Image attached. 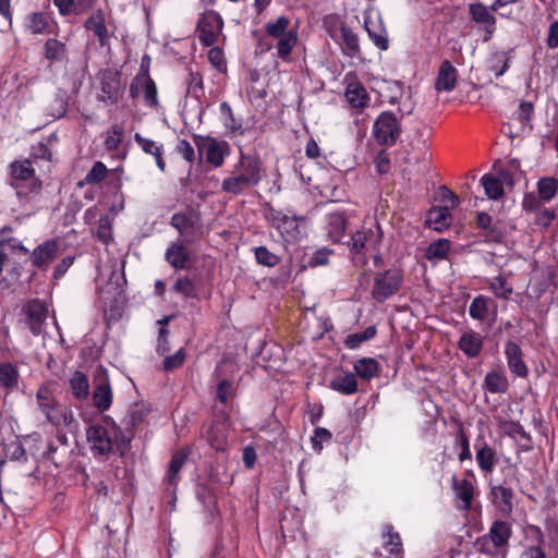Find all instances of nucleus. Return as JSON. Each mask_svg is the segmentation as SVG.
Masks as SVG:
<instances>
[{"mask_svg":"<svg viewBox=\"0 0 558 558\" xmlns=\"http://www.w3.org/2000/svg\"><path fill=\"white\" fill-rule=\"evenodd\" d=\"M505 356L512 374L520 378L527 377L529 367L523 360V351L518 342L512 340L506 342Z\"/></svg>","mask_w":558,"mask_h":558,"instance_id":"5701e85b","label":"nucleus"},{"mask_svg":"<svg viewBox=\"0 0 558 558\" xmlns=\"http://www.w3.org/2000/svg\"><path fill=\"white\" fill-rule=\"evenodd\" d=\"M90 451L95 458L108 460L110 454L126 457L131 450L133 433L124 432L109 415L86 429Z\"/></svg>","mask_w":558,"mask_h":558,"instance_id":"f257e3e1","label":"nucleus"},{"mask_svg":"<svg viewBox=\"0 0 558 558\" xmlns=\"http://www.w3.org/2000/svg\"><path fill=\"white\" fill-rule=\"evenodd\" d=\"M51 142H38L36 145L32 146V150L29 154V158L32 163H39L40 161L50 163L53 161V151L49 146Z\"/></svg>","mask_w":558,"mask_h":558,"instance_id":"3c124183","label":"nucleus"},{"mask_svg":"<svg viewBox=\"0 0 558 558\" xmlns=\"http://www.w3.org/2000/svg\"><path fill=\"white\" fill-rule=\"evenodd\" d=\"M112 390L108 377H104L93 391V403L100 411H107L112 404Z\"/></svg>","mask_w":558,"mask_h":558,"instance_id":"72a5a7b5","label":"nucleus"},{"mask_svg":"<svg viewBox=\"0 0 558 558\" xmlns=\"http://www.w3.org/2000/svg\"><path fill=\"white\" fill-rule=\"evenodd\" d=\"M66 53V47L56 38L47 39L45 44V57L50 61H61Z\"/></svg>","mask_w":558,"mask_h":558,"instance_id":"4d7b16f0","label":"nucleus"},{"mask_svg":"<svg viewBox=\"0 0 558 558\" xmlns=\"http://www.w3.org/2000/svg\"><path fill=\"white\" fill-rule=\"evenodd\" d=\"M451 223V214L449 207L439 206L432 207L426 215L425 225L429 228L441 231L447 229Z\"/></svg>","mask_w":558,"mask_h":558,"instance_id":"2f4dec72","label":"nucleus"},{"mask_svg":"<svg viewBox=\"0 0 558 558\" xmlns=\"http://www.w3.org/2000/svg\"><path fill=\"white\" fill-rule=\"evenodd\" d=\"M70 389L76 399H87L89 396V383L87 376L81 371H75L73 376L70 378Z\"/></svg>","mask_w":558,"mask_h":558,"instance_id":"37998d69","label":"nucleus"},{"mask_svg":"<svg viewBox=\"0 0 558 558\" xmlns=\"http://www.w3.org/2000/svg\"><path fill=\"white\" fill-rule=\"evenodd\" d=\"M344 97L350 107L356 109L359 112L365 109L371 100L366 88L359 81L350 82L347 84Z\"/></svg>","mask_w":558,"mask_h":558,"instance_id":"bb28decb","label":"nucleus"},{"mask_svg":"<svg viewBox=\"0 0 558 558\" xmlns=\"http://www.w3.org/2000/svg\"><path fill=\"white\" fill-rule=\"evenodd\" d=\"M534 113V105L531 101L520 102L518 110L510 117L509 121L501 128V132L510 140L524 138L531 134V118Z\"/></svg>","mask_w":558,"mask_h":558,"instance_id":"39448f33","label":"nucleus"},{"mask_svg":"<svg viewBox=\"0 0 558 558\" xmlns=\"http://www.w3.org/2000/svg\"><path fill=\"white\" fill-rule=\"evenodd\" d=\"M489 289L498 299L508 300L513 293L512 286L502 276H497L489 282Z\"/></svg>","mask_w":558,"mask_h":558,"instance_id":"6e6d98bb","label":"nucleus"},{"mask_svg":"<svg viewBox=\"0 0 558 558\" xmlns=\"http://www.w3.org/2000/svg\"><path fill=\"white\" fill-rule=\"evenodd\" d=\"M486 243H502L507 235V227L505 221L497 219L487 229L480 232Z\"/></svg>","mask_w":558,"mask_h":558,"instance_id":"79ce46f5","label":"nucleus"},{"mask_svg":"<svg viewBox=\"0 0 558 558\" xmlns=\"http://www.w3.org/2000/svg\"><path fill=\"white\" fill-rule=\"evenodd\" d=\"M253 186L254 185L247 179L233 170L230 177L223 179L221 190L232 195H240Z\"/></svg>","mask_w":558,"mask_h":558,"instance_id":"4c0bfd02","label":"nucleus"},{"mask_svg":"<svg viewBox=\"0 0 558 558\" xmlns=\"http://www.w3.org/2000/svg\"><path fill=\"white\" fill-rule=\"evenodd\" d=\"M86 31L92 32L97 38L99 45L105 47L109 40L108 28L106 26L105 12L101 9L96 10L84 23Z\"/></svg>","mask_w":558,"mask_h":558,"instance_id":"cd10ccee","label":"nucleus"},{"mask_svg":"<svg viewBox=\"0 0 558 558\" xmlns=\"http://www.w3.org/2000/svg\"><path fill=\"white\" fill-rule=\"evenodd\" d=\"M129 94L133 101L142 98L147 108L157 109L159 106L157 85L150 75L136 74L131 81Z\"/></svg>","mask_w":558,"mask_h":558,"instance_id":"9b49d317","label":"nucleus"},{"mask_svg":"<svg viewBox=\"0 0 558 558\" xmlns=\"http://www.w3.org/2000/svg\"><path fill=\"white\" fill-rule=\"evenodd\" d=\"M234 396V386L231 379H222L217 385L216 398L220 403L226 404Z\"/></svg>","mask_w":558,"mask_h":558,"instance_id":"774afa93","label":"nucleus"},{"mask_svg":"<svg viewBox=\"0 0 558 558\" xmlns=\"http://www.w3.org/2000/svg\"><path fill=\"white\" fill-rule=\"evenodd\" d=\"M185 357V349L180 348L174 354L165 357L162 367L166 372H172L183 365Z\"/></svg>","mask_w":558,"mask_h":558,"instance_id":"338daca9","label":"nucleus"},{"mask_svg":"<svg viewBox=\"0 0 558 558\" xmlns=\"http://www.w3.org/2000/svg\"><path fill=\"white\" fill-rule=\"evenodd\" d=\"M400 132L399 120L392 111H383L373 125L375 140H397Z\"/></svg>","mask_w":558,"mask_h":558,"instance_id":"dca6fc26","label":"nucleus"},{"mask_svg":"<svg viewBox=\"0 0 558 558\" xmlns=\"http://www.w3.org/2000/svg\"><path fill=\"white\" fill-rule=\"evenodd\" d=\"M333 254V250L328 247H322L316 250L311 256L307 258V266L311 268H315L318 266H326L329 263V257Z\"/></svg>","mask_w":558,"mask_h":558,"instance_id":"680f3d73","label":"nucleus"},{"mask_svg":"<svg viewBox=\"0 0 558 558\" xmlns=\"http://www.w3.org/2000/svg\"><path fill=\"white\" fill-rule=\"evenodd\" d=\"M330 388L341 395L350 396L359 390L357 379L353 373L347 372L330 381Z\"/></svg>","mask_w":558,"mask_h":558,"instance_id":"e433bc0d","label":"nucleus"},{"mask_svg":"<svg viewBox=\"0 0 558 558\" xmlns=\"http://www.w3.org/2000/svg\"><path fill=\"white\" fill-rule=\"evenodd\" d=\"M512 536V525L504 520H495L487 534L477 538L475 546L481 553H489V543L497 549L509 546V539Z\"/></svg>","mask_w":558,"mask_h":558,"instance_id":"f8f14e48","label":"nucleus"},{"mask_svg":"<svg viewBox=\"0 0 558 558\" xmlns=\"http://www.w3.org/2000/svg\"><path fill=\"white\" fill-rule=\"evenodd\" d=\"M233 170L247 179L253 185H257L262 179V162L258 157L245 155L240 148V160L234 165Z\"/></svg>","mask_w":558,"mask_h":558,"instance_id":"4be33fe9","label":"nucleus"},{"mask_svg":"<svg viewBox=\"0 0 558 558\" xmlns=\"http://www.w3.org/2000/svg\"><path fill=\"white\" fill-rule=\"evenodd\" d=\"M276 45H272L268 41L267 38H264L259 41V46L262 50H270L276 48V56L283 62H290L291 52L293 51L299 40L298 29H290V33L282 37L276 38Z\"/></svg>","mask_w":558,"mask_h":558,"instance_id":"a211bd4d","label":"nucleus"},{"mask_svg":"<svg viewBox=\"0 0 558 558\" xmlns=\"http://www.w3.org/2000/svg\"><path fill=\"white\" fill-rule=\"evenodd\" d=\"M354 375L369 380L378 376L379 363L374 357H362L354 363Z\"/></svg>","mask_w":558,"mask_h":558,"instance_id":"a19ab883","label":"nucleus"},{"mask_svg":"<svg viewBox=\"0 0 558 558\" xmlns=\"http://www.w3.org/2000/svg\"><path fill=\"white\" fill-rule=\"evenodd\" d=\"M483 388L493 395H504L509 389V381L504 372L493 369L486 373Z\"/></svg>","mask_w":558,"mask_h":558,"instance_id":"473e14b6","label":"nucleus"},{"mask_svg":"<svg viewBox=\"0 0 558 558\" xmlns=\"http://www.w3.org/2000/svg\"><path fill=\"white\" fill-rule=\"evenodd\" d=\"M451 242L447 239H438L429 243L425 251V258L427 260H442L447 259L450 251Z\"/></svg>","mask_w":558,"mask_h":558,"instance_id":"c03bdc74","label":"nucleus"},{"mask_svg":"<svg viewBox=\"0 0 558 558\" xmlns=\"http://www.w3.org/2000/svg\"><path fill=\"white\" fill-rule=\"evenodd\" d=\"M5 457L12 461L26 462V450L19 440L11 441L4 447Z\"/></svg>","mask_w":558,"mask_h":558,"instance_id":"e2e57ef3","label":"nucleus"},{"mask_svg":"<svg viewBox=\"0 0 558 558\" xmlns=\"http://www.w3.org/2000/svg\"><path fill=\"white\" fill-rule=\"evenodd\" d=\"M483 337L473 330L464 332L458 342L459 349L469 357L474 359L480 355L483 350Z\"/></svg>","mask_w":558,"mask_h":558,"instance_id":"7c9ffc66","label":"nucleus"},{"mask_svg":"<svg viewBox=\"0 0 558 558\" xmlns=\"http://www.w3.org/2000/svg\"><path fill=\"white\" fill-rule=\"evenodd\" d=\"M507 180L511 181V175L508 171H500L499 177L485 173L481 178V184L484 187L485 195L494 201L500 199L505 194L504 184Z\"/></svg>","mask_w":558,"mask_h":558,"instance_id":"393cba45","label":"nucleus"},{"mask_svg":"<svg viewBox=\"0 0 558 558\" xmlns=\"http://www.w3.org/2000/svg\"><path fill=\"white\" fill-rule=\"evenodd\" d=\"M383 537H387L384 547L389 551V554L398 555L403 551L400 534L393 531V526L391 524L385 525Z\"/></svg>","mask_w":558,"mask_h":558,"instance_id":"de8ad7c7","label":"nucleus"},{"mask_svg":"<svg viewBox=\"0 0 558 558\" xmlns=\"http://www.w3.org/2000/svg\"><path fill=\"white\" fill-rule=\"evenodd\" d=\"M384 231L380 223L375 220L369 227L363 226L360 230L355 231L351 238L348 246L350 252L355 254L359 260L367 264L365 251H378L383 241Z\"/></svg>","mask_w":558,"mask_h":558,"instance_id":"7ed1b4c3","label":"nucleus"},{"mask_svg":"<svg viewBox=\"0 0 558 558\" xmlns=\"http://www.w3.org/2000/svg\"><path fill=\"white\" fill-rule=\"evenodd\" d=\"M220 113L227 130H229L230 132H236L241 130V124L238 123L236 119L234 118L233 111L228 102H221Z\"/></svg>","mask_w":558,"mask_h":558,"instance_id":"0e129e2a","label":"nucleus"},{"mask_svg":"<svg viewBox=\"0 0 558 558\" xmlns=\"http://www.w3.org/2000/svg\"><path fill=\"white\" fill-rule=\"evenodd\" d=\"M60 251V241L58 239H48L38 244L29 255V260L38 270L46 271L51 263L58 257Z\"/></svg>","mask_w":558,"mask_h":558,"instance_id":"4468645a","label":"nucleus"},{"mask_svg":"<svg viewBox=\"0 0 558 558\" xmlns=\"http://www.w3.org/2000/svg\"><path fill=\"white\" fill-rule=\"evenodd\" d=\"M25 313V323L34 336H39L43 331V326L48 316V308L46 304L38 300H29L23 308Z\"/></svg>","mask_w":558,"mask_h":558,"instance_id":"f3484780","label":"nucleus"},{"mask_svg":"<svg viewBox=\"0 0 558 558\" xmlns=\"http://www.w3.org/2000/svg\"><path fill=\"white\" fill-rule=\"evenodd\" d=\"M20 372L11 362L0 363V386L8 392L19 387Z\"/></svg>","mask_w":558,"mask_h":558,"instance_id":"c9c22d12","label":"nucleus"},{"mask_svg":"<svg viewBox=\"0 0 558 558\" xmlns=\"http://www.w3.org/2000/svg\"><path fill=\"white\" fill-rule=\"evenodd\" d=\"M498 428L513 439L523 451L532 449V437L518 421L498 418Z\"/></svg>","mask_w":558,"mask_h":558,"instance_id":"6ab92c4d","label":"nucleus"},{"mask_svg":"<svg viewBox=\"0 0 558 558\" xmlns=\"http://www.w3.org/2000/svg\"><path fill=\"white\" fill-rule=\"evenodd\" d=\"M252 251L254 253L255 260L258 265H262L265 267H275L281 260L280 256L270 252L264 245L253 247Z\"/></svg>","mask_w":558,"mask_h":558,"instance_id":"864d4df0","label":"nucleus"},{"mask_svg":"<svg viewBox=\"0 0 558 558\" xmlns=\"http://www.w3.org/2000/svg\"><path fill=\"white\" fill-rule=\"evenodd\" d=\"M107 173L108 169L106 165L101 161H96L93 165L92 169L86 173L84 180L80 182L77 185L82 187L84 184H98L106 179Z\"/></svg>","mask_w":558,"mask_h":558,"instance_id":"5fc2aeb1","label":"nucleus"},{"mask_svg":"<svg viewBox=\"0 0 558 558\" xmlns=\"http://www.w3.org/2000/svg\"><path fill=\"white\" fill-rule=\"evenodd\" d=\"M332 439V434L325 427H316L314 435L311 437L312 448L315 452H322L325 442H329Z\"/></svg>","mask_w":558,"mask_h":558,"instance_id":"052dcab7","label":"nucleus"},{"mask_svg":"<svg viewBox=\"0 0 558 558\" xmlns=\"http://www.w3.org/2000/svg\"><path fill=\"white\" fill-rule=\"evenodd\" d=\"M170 225L179 231L182 242L193 244L203 235L201 214L192 208L173 214Z\"/></svg>","mask_w":558,"mask_h":558,"instance_id":"6e6552de","label":"nucleus"},{"mask_svg":"<svg viewBox=\"0 0 558 558\" xmlns=\"http://www.w3.org/2000/svg\"><path fill=\"white\" fill-rule=\"evenodd\" d=\"M189 453V450L181 448L173 452V454L171 456L168 465V471L163 481L170 486H172L174 489L177 488L178 484L181 481L180 472L185 462L187 461Z\"/></svg>","mask_w":558,"mask_h":558,"instance_id":"c85d7f7f","label":"nucleus"},{"mask_svg":"<svg viewBox=\"0 0 558 558\" xmlns=\"http://www.w3.org/2000/svg\"><path fill=\"white\" fill-rule=\"evenodd\" d=\"M536 186L539 198L544 202H550L558 192V179L543 177L537 181Z\"/></svg>","mask_w":558,"mask_h":558,"instance_id":"49530a36","label":"nucleus"},{"mask_svg":"<svg viewBox=\"0 0 558 558\" xmlns=\"http://www.w3.org/2000/svg\"><path fill=\"white\" fill-rule=\"evenodd\" d=\"M229 420L230 416L225 410L218 411L214 415L213 423L202 429V437L217 451L225 450L227 446V424Z\"/></svg>","mask_w":558,"mask_h":558,"instance_id":"ddd939ff","label":"nucleus"},{"mask_svg":"<svg viewBox=\"0 0 558 558\" xmlns=\"http://www.w3.org/2000/svg\"><path fill=\"white\" fill-rule=\"evenodd\" d=\"M228 154V142H210L206 148V161L215 167H220Z\"/></svg>","mask_w":558,"mask_h":558,"instance_id":"a18cd8bd","label":"nucleus"},{"mask_svg":"<svg viewBox=\"0 0 558 558\" xmlns=\"http://www.w3.org/2000/svg\"><path fill=\"white\" fill-rule=\"evenodd\" d=\"M267 222L275 228L282 239L288 243L296 242L300 238V217L295 215H288L281 210L275 209L269 206L265 213Z\"/></svg>","mask_w":558,"mask_h":558,"instance_id":"1a4fd4ad","label":"nucleus"},{"mask_svg":"<svg viewBox=\"0 0 558 558\" xmlns=\"http://www.w3.org/2000/svg\"><path fill=\"white\" fill-rule=\"evenodd\" d=\"M451 482L457 500V509L469 512L472 509V502L475 496L474 484L468 478L459 480L457 475H452Z\"/></svg>","mask_w":558,"mask_h":558,"instance_id":"aec40b11","label":"nucleus"},{"mask_svg":"<svg viewBox=\"0 0 558 558\" xmlns=\"http://www.w3.org/2000/svg\"><path fill=\"white\" fill-rule=\"evenodd\" d=\"M48 24V16L43 12H33L27 16L26 27L32 34H43Z\"/></svg>","mask_w":558,"mask_h":558,"instance_id":"13d9d810","label":"nucleus"},{"mask_svg":"<svg viewBox=\"0 0 558 558\" xmlns=\"http://www.w3.org/2000/svg\"><path fill=\"white\" fill-rule=\"evenodd\" d=\"M172 291L186 299H196L198 295L197 287L189 276L179 277L172 286Z\"/></svg>","mask_w":558,"mask_h":558,"instance_id":"603ef678","label":"nucleus"},{"mask_svg":"<svg viewBox=\"0 0 558 558\" xmlns=\"http://www.w3.org/2000/svg\"><path fill=\"white\" fill-rule=\"evenodd\" d=\"M31 159L15 160L10 163V185L21 195L23 189L37 194L41 191L43 182L36 177Z\"/></svg>","mask_w":558,"mask_h":558,"instance_id":"20e7f679","label":"nucleus"},{"mask_svg":"<svg viewBox=\"0 0 558 558\" xmlns=\"http://www.w3.org/2000/svg\"><path fill=\"white\" fill-rule=\"evenodd\" d=\"M58 384L56 380H46L36 390L35 403L38 412L45 417V422L56 429H71L76 425L73 411L58 399Z\"/></svg>","mask_w":558,"mask_h":558,"instance_id":"f03ea898","label":"nucleus"},{"mask_svg":"<svg viewBox=\"0 0 558 558\" xmlns=\"http://www.w3.org/2000/svg\"><path fill=\"white\" fill-rule=\"evenodd\" d=\"M186 93L190 97L199 99L204 96L203 77L198 73H190Z\"/></svg>","mask_w":558,"mask_h":558,"instance_id":"69168bd1","label":"nucleus"},{"mask_svg":"<svg viewBox=\"0 0 558 558\" xmlns=\"http://www.w3.org/2000/svg\"><path fill=\"white\" fill-rule=\"evenodd\" d=\"M225 22L222 16L215 10L205 11L196 26L197 37L202 46L211 47L218 41Z\"/></svg>","mask_w":558,"mask_h":558,"instance_id":"9d476101","label":"nucleus"},{"mask_svg":"<svg viewBox=\"0 0 558 558\" xmlns=\"http://www.w3.org/2000/svg\"><path fill=\"white\" fill-rule=\"evenodd\" d=\"M340 34L344 45L343 52L350 57L357 56L361 52L357 34L343 22L340 25Z\"/></svg>","mask_w":558,"mask_h":558,"instance_id":"ea45409f","label":"nucleus"},{"mask_svg":"<svg viewBox=\"0 0 558 558\" xmlns=\"http://www.w3.org/2000/svg\"><path fill=\"white\" fill-rule=\"evenodd\" d=\"M289 26L290 20L287 16L281 15L276 21L268 22L265 25L266 36L272 39L282 37L286 34L290 33L291 28H289Z\"/></svg>","mask_w":558,"mask_h":558,"instance_id":"8fccbe9b","label":"nucleus"},{"mask_svg":"<svg viewBox=\"0 0 558 558\" xmlns=\"http://www.w3.org/2000/svg\"><path fill=\"white\" fill-rule=\"evenodd\" d=\"M122 73L114 68H106L99 70L97 80L99 81L100 93L97 100L106 106L116 105L123 94V85L121 83Z\"/></svg>","mask_w":558,"mask_h":558,"instance_id":"0eeeda50","label":"nucleus"},{"mask_svg":"<svg viewBox=\"0 0 558 558\" xmlns=\"http://www.w3.org/2000/svg\"><path fill=\"white\" fill-rule=\"evenodd\" d=\"M377 333L375 326H368L361 332H354L347 336L344 345L350 350L357 349L363 342L373 339Z\"/></svg>","mask_w":558,"mask_h":558,"instance_id":"09e8293b","label":"nucleus"},{"mask_svg":"<svg viewBox=\"0 0 558 558\" xmlns=\"http://www.w3.org/2000/svg\"><path fill=\"white\" fill-rule=\"evenodd\" d=\"M403 283V271L398 267L389 268L376 274L372 296L377 303H383L401 289Z\"/></svg>","mask_w":558,"mask_h":558,"instance_id":"423d86ee","label":"nucleus"},{"mask_svg":"<svg viewBox=\"0 0 558 558\" xmlns=\"http://www.w3.org/2000/svg\"><path fill=\"white\" fill-rule=\"evenodd\" d=\"M348 227V216L344 211H333L327 216V236L333 243H338L343 238Z\"/></svg>","mask_w":558,"mask_h":558,"instance_id":"c756f323","label":"nucleus"},{"mask_svg":"<svg viewBox=\"0 0 558 558\" xmlns=\"http://www.w3.org/2000/svg\"><path fill=\"white\" fill-rule=\"evenodd\" d=\"M490 496L494 506L501 514L509 517L512 513L514 507L512 488L505 485H492Z\"/></svg>","mask_w":558,"mask_h":558,"instance_id":"b1692460","label":"nucleus"},{"mask_svg":"<svg viewBox=\"0 0 558 558\" xmlns=\"http://www.w3.org/2000/svg\"><path fill=\"white\" fill-rule=\"evenodd\" d=\"M190 243L177 241L171 243L165 253V259L177 270H187L192 267V256L187 247Z\"/></svg>","mask_w":558,"mask_h":558,"instance_id":"412c9836","label":"nucleus"},{"mask_svg":"<svg viewBox=\"0 0 558 558\" xmlns=\"http://www.w3.org/2000/svg\"><path fill=\"white\" fill-rule=\"evenodd\" d=\"M478 468L485 473H492L495 469L497 457L496 450L487 444L476 449L475 456Z\"/></svg>","mask_w":558,"mask_h":558,"instance_id":"58836bf2","label":"nucleus"},{"mask_svg":"<svg viewBox=\"0 0 558 558\" xmlns=\"http://www.w3.org/2000/svg\"><path fill=\"white\" fill-rule=\"evenodd\" d=\"M468 11L472 22L483 25L485 32L484 40H489L496 32L497 23L496 16L493 14L494 11L490 9V5L487 7L484 3L477 1L470 3Z\"/></svg>","mask_w":558,"mask_h":558,"instance_id":"2eb2a0df","label":"nucleus"},{"mask_svg":"<svg viewBox=\"0 0 558 558\" xmlns=\"http://www.w3.org/2000/svg\"><path fill=\"white\" fill-rule=\"evenodd\" d=\"M488 298L478 295L470 304L469 314L473 319L484 320L488 315Z\"/></svg>","mask_w":558,"mask_h":558,"instance_id":"bf43d9fd","label":"nucleus"},{"mask_svg":"<svg viewBox=\"0 0 558 558\" xmlns=\"http://www.w3.org/2000/svg\"><path fill=\"white\" fill-rule=\"evenodd\" d=\"M372 24L368 20L364 21V28L369 39L378 49L387 50L389 47L388 34L381 20L378 21L377 25L372 26Z\"/></svg>","mask_w":558,"mask_h":558,"instance_id":"f704fd0d","label":"nucleus"},{"mask_svg":"<svg viewBox=\"0 0 558 558\" xmlns=\"http://www.w3.org/2000/svg\"><path fill=\"white\" fill-rule=\"evenodd\" d=\"M458 80V71L449 60H444L438 69L435 80L437 92L450 93L454 89Z\"/></svg>","mask_w":558,"mask_h":558,"instance_id":"a878e982","label":"nucleus"}]
</instances>
